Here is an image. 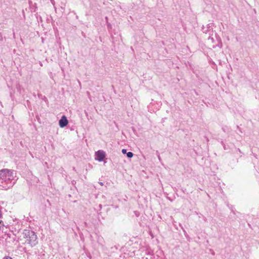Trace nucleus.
<instances>
[{
  "label": "nucleus",
  "instance_id": "4",
  "mask_svg": "<svg viewBox=\"0 0 259 259\" xmlns=\"http://www.w3.org/2000/svg\"><path fill=\"white\" fill-rule=\"evenodd\" d=\"M68 119H67V117L65 115L62 116L59 121V126L61 127H64L68 124Z\"/></svg>",
  "mask_w": 259,
  "mask_h": 259
},
{
  "label": "nucleus",
  "instance_id": "7",
  "mask_svg": "<svg viewBox=\"0 0 259 259\" xmlns=\"http://www.w3.org/2000/svg\"><path fill=\"white\" fill-rule=\"evenodd\" d=\"M3 259H13V258L10 256H6V257H4Z\"/></svg>",
  "mask_w": 259,
  "mask_h": 259
},
{
  "label": "nucleus",
  "instance_id": "3",
  "mask_svg": "<svg viewBox=\"0 0 259 259\" xmlns=\"http://www.w3.org/2000/svg\"><path fill=\"white\" fill-rule=\"evenodd\" d=\"M96 159L99 161H102L105 158V153L103 151L99 150L96 153Z\"/></svg>",
  "mask_w": 259,
  "mask_h": 259
},
{
  "label": "nucleus",
  "instance_id": "1",
  "mask_svg": "<svg viewBox=\"0 0 259 259\" xmlns=\"http://www.w3.org/2000/svg\"><path fill=\"white\" fill-rule=\"evenodd\" d=\"M16 172L15 170L7 168L0 170V189L7 190L12 188L16 181Z\"/></svg>",
  "mask_w": 259,
  "mask_h": 259
},
{
  "label": "nucleus",
  "instance_id": "14",
  "mask_svg": "<svg viewBox=\"0 0 259 259\" xmlns=\"http://www.w3.org/2000/svg\"><path fill=\"white\" fill-rule=\"evenodd\" d=\"M220 41V39H218V41L219 42Z\"/></svg>",
  "mask_w": 259,
  "mask_h": 259
},
{
  "label": "nucleus",
  "instance_id": "2",
  "mask_svg": "<svg viewBox=\"0 0 259 259\" xmlns=\"http://www.w3.org/2000/svg\"><path fill=\"white\" fill-rule=\"evenodd\" d=\"M23 236L25 239V243L31 246H34L37 243V237L34 231L25 229L23 231Z\"/></svg>",
  "mask_w": 259,
  "mask_h": 259
},
{
  "label": "nucleus",
  "instance_id": "13",
  "mask_svg": "<svg viewBox=\"0 0 259 259\" xmlns=\"http://www.w3.org/2000/svg\"><path fill=\"white\" fill-rule=\"evenodd\" d=\"M212 254H213V255H214V251H213V252H212Z\"/></svg>",
  "mask_w": 259,
  "mask_h": 259
},
{
  "label": "nucleus",
  "instance_id": "11",
  "mask_svg": "<svg viewBox=\"0 0 259 259\" xmlns=\"http://www.w3.org/2000/svg\"><path fill=\"white\" fill-rule=\"evenodd\" d=\"M99 183H100V184L101 186H103V183H102V182H100Z\"/></svg>",
  "mask_w": 259,
  "mask_h": 259
},
{
  "label": "nucleus",
  "instance_id": "10",
  "mask_svg": "<svg viewBox=\"0 0 259 259\" xmlns=\"http://www.w3.org/2000/svg\"><path fill=\"white\" fill-rule=\"evenodd\" d=\"M51 3L54 5H55V1L54 0H50Z\"/></svg>",
  "mask_w": 259,
  "mask_h": 259
},
{
  "label": "nucleus",
  "instance_id": "5",
  "mask_svg": "<svg viewBox=\"0 0 259 259\" xmlns=\"http://www.w3.org/2000/svg\"><path fill=\"white\" fill-rule=\"evenodd\" d=\"M208 40L209 42H210L212 44H213L215 42V40H214L213 37L211 36H209V37L208 38Z\"/></svg>",
  "mask_w": 259,
  "mask_h": 259
},
{
  "label": "nucleus",
  "instance_id": "12",
  "mask_svg": "<svg viewBox=\"0 0 259 259\" xmlns=\"http://www.w3.org/2000/svg\"><path fill=\"white\" fill-rule=\"evenodd\" d=\"M158 159H159V160H160V157L159 155H158Z\"/></svg>",
  "mask_w": 259,
  "mask_h": 259
},
{
  "label": "nucleus",
  "instance_id": "6",
  "mask_svg": "<svg viewBox=\"0 0 259 259\" xmlns=\"http://www.w3.org/2000/svg\"><path fill=\"white\" fill-rule=\"evenodd\" d=\"M127 157L128 158H132L133 156V153L131 152H128L126 153Z\"/></svg>",
  "mask_w": 259,
  "mask_h": 259
},
{
  "label": "nucleus",
  "instance_id": "9",
  "mask_svg": "<svg viewBox=\"0 0 259 259\" xmlns=\"http://www.w3.org/2000/svg\"><path fill=\"white\" fill-rule=\"evenodd\" d=\"M122 152L123 154H125V153H126V150L125 149H122Z\"/></svg>",
  "mask_w": 259,
  "mask_h": 259
},
{
  "label": "nucleus",
  "instance_id": "8",
  "mask_svg": "<svg viewBox=\"0 0 259 259\" xmlns=\"http://www.w3.org/2000/svg\"><path fill=\"white\" fill-rule=\"evenodd\" d=\"M0 225H2V226H4V223H3V222L2 220H0Z\"/></svg>",
  "mask_w": 259,
  "mask_h": 259
}]
</instances>
